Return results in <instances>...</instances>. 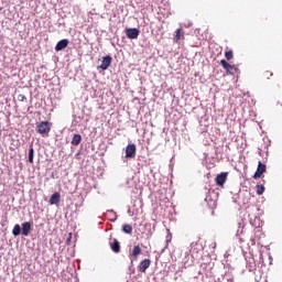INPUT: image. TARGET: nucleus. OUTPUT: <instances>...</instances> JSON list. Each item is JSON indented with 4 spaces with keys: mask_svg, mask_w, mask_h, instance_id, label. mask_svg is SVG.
I'll list each match as a JSON object with an SVG mask.
<instances>
[{
    "mask_svg": "<svg viewBox=\"0 0 282 282\" xmlns=\"http://www.w3.org/2000/svg\"><path fill=\"white\" fill-rule=\"evenodd\" d=\"M202 194L205 196V203L212 210L217 208V193L215 189L210 188V185L205 186L202 189Z\"/></svg>",
    "mask_w": 282,
    "mask_h": 282,
    "instance_id": "obj_1",
    "label": "nucleus"
},
{
    "mask_svg": "<svg viewBox=\"0 0 282 282\" xmlns=\"http://www.w3.org/2000/svg\"><path fill=\"white\" fill-rule=\"evenodd\" d=\"M35 131L43 138H47V135H50V131H52V123H50V121H40L36 123Z\"/></svg>",
    "mask_w": 282,
    "mask_h": 282,
    "instance_id": "obj_2",
    "label": "nucleus"
},
{
    "mask_svg": "<svg viewBox=\"0 0 282 282\" xmlns=\"http://www.w3.org/2000/svg\"><path fill=\"white\" fill-rule=\"evenodd\" d=\"M112 62H113V57H111V55H106L102 57L101 65H99L97 69H104V70L109 69Z\"/></svg>",
    "mask_w": 282,
    "mask_h": 282,
    "instance_id": "obj_3",
    "label": "nucleus"
},
{
    "mask_svg": "<svg viewBox=\"0 0 282 282\" xmlns=\"http://www.w3.org/2000/svg\"><path fill=\"white\" fill-rule=\"evenodd\" d=\"M140 254H142V248L137 245L133 247L132 251L129 252L131 263H133V261H138V257H140Z\"/></svg>",
    "mask_w": 282,
    "mask_h": 282,
    "instance_id": "obj_4",
    "label": "nucleus"
},
{
    "mask_svg": "<svg viewBox=\"0 0 282 282\" xmlns=\"http://www.w3.org/2000/svg\"><path fill=\"white\" fill-rule=\"evenodd\" d=\"M135 151H137L135 144L133 143L128 144L126 147V158L128 160H133V158H135Z\"/></svg>",
    "mask_w": 282,
    "mask_h": 282,
    "instance_id": "obj_5",
    "label": "nucleus"
},
{
    "mask_svg": "<svg viewBox=\"0 0 282 282\" xmlns=\"http://www.w3.org/2000/svg\"><path fill=\"white\" fill-rule=\"evenodd\" d=\"M227 180H228V172H223L216 176L215 182H216L217 186L224 187Z\"/></svg>",
    "mask_w": 282,
    "mask_h": 282,
    "instance_id": "obj_6",
    "label": "nucleus"
},
{
    "mask_svg": "<svg viewBox=\"0 0 282 282\" xmlns=\"http://www.w3.org/2000/svg\"><path fill=\"white\" fill-rule=\"evenodd\" d=\"M265 171H267L265 164H263L261 161H259L257 171L253 174V180H259V177H261L263 175V173H265Z\"/></svg>",
    "mask_w": 282,
    "mask_h": 282,
    "instance_id": "obj_7",
    "label": "nucleus"
},
{
    "mask_svg": "<svg viewBox=\"0 0 282 282\" xmlns=\"http://www.w3.org/2000/svg\"><path fill=\"white\" fill-rule=\"evenodd\" d=\"M126 35L128 39H138L140 36V29H126Z\"/></svg>",
    "mask_w": 282,
    "mask_h": 282,
    "instance_id": "obj_8",
    "label": "nucleus"
},
{
    "mask_svg": "<svg viewBox=\"0 0 282 282\" xmlns=\"http://www.w3.org/2000/svg\"><path fill=\"white\" fill-rule=\"evenodd\" d=\"M220 65L224 69H226L227 74H230L231 76L235 74V66H232L226 59H221Z\"/></svg>",
    "mask_w": 282,
    "mask_h": 282,
    "instance_id": "obj_9",
    "label": "nucleus"
},
{
    "mask_svg": "<svg viewBox=\"0 0 282 282\" xmlns=\"http://www.w3.org/2000/svg\"><path fill=\"white\" fill-rule=\"evenodd\" d=\"M68 45H69V40L67 39L61 40L59 42H57L55 46V52H63V50H65V47H67Z\"/></svg>",
    "mask_w": 282,
    "mask_h": 282,
    "instance_id": "obj_10",
    "label": "nucleus"
},
{
    "mask_svg": "<svg viewBox=\"0 0 282 282\" xmlns=\"http://www.w3.org/2000/svg\"><path fill=\"white\" fill-rule=\"evenodd\" d=\"M151 267V260L150 259H144L139 263V272H147L149 268Z\"/></svg>",
    "mask_w": 282,
    "mask_h": 282,
    "instance_id": "obj_11",
    "label": "nucleus"
},
{
    "mask_svg": "<svg viewBox=\"0 0 282 282\" xmlns=\"http://www.w3.org/2000/svg\"><path fill=\"white\" fill-rule=\"evenodd\" d=\"M32 232V223L25 221L22 224V235L23 237H28Z\"/></svg>",
    "mask_w": 282,
    "mask_h": 282,
    "instance_id": "obj_12",
    "label": "nucleus"
},
{
    "mask_svg": "<svg viewBox=\"0 0 282 282\" xmlns=\"http://www.w3.org/2000/svg\"><path fill=\"white\" fill-rule=\"evenodd\" d=\"M48 204H51V206H54L56 204H61V193L55 192L54 194H52Z\"/></svg>",
    "mask_w": 282,
    "mask_h": 282,
    "instance_id": "obj_13",
    "label": "nucleus"
},
{
    "mask_svg": "<svg viewBox=\"0 0 282 282\" xmlns=\"http://www.w3.org/2000/svg\"><path fill=\"white\" fill-rule=\"evenodd\" d=\"M80 142H83V135H80V134H74V135H73V139H72V141H70V144H72L73 147H78V144H80Z\"/></svg>",
    "mask_w": 282,
    "mask_h": 282,
    "instance_id": "obj_14",
    "label": "nucleus"
},
{
    "mask_svg": "<svg viewBox=\"0 0 282 282\" xmlns=\"http://www.w3.org/2000/svg\"><path fill=\"white\" fill-rule=\"evenodd\" d=\"M182 36H184V30L177 29L174 35V43H180V41L182 40Z\"/></svg>",
    "mask_w": 282,
    "mask_h": 282,
    "instance_id": "obj_15",
    "label": "nucleus"
},
{
    "mask_svg": "<svg viewBox=\"0 0 282 282\" xmlns=\"http://www.w3.org/2000/svg\"><path fill=\"white\" fill-rule=\"evenodd\" d=\"M110 248L112 252H120V242L118 241V239H113V241L110 243Z\"/></svg>",
    "mask_w": 282,
    "mask_h": 282,
    "instance_id": "obj_16",
    "label": "nucleus"
},
{
    "mask_svg": "<svg viewBox=\"0 0 282 282\" xmlns=\"http://www.w3.org/2000/svg\"><path fill=\"white\" fill-rule=\"evenodd\" d=\"M13 237H19V235H22L21 225L17 224L14 225L12 229Z\"/></svg>",
    "mask_w": 282,
    "mask_h": 282,
    "instance_id": "obj_17",
    "label": "nucleus"
},
{
    "mask_svg": "<svg viewBox=\"0 0 282 282\" xmlns=\"http://www.w3.org/2000/svg\"><path fill=\"white\" fill-rule=\"evenodd\" d=\"M122 232L131 235L133 232V227L131 225H122Z\"/></svg>",
    "mask_w": 282,
    "mask_h": 282,
    "instance_id": "obj_18",
    "label": "nucleus"
},
{
    "mask_svg": "<svg viewBox=\"0 0 282 282\" xmlns=\"http://www.w3.org/2000/svg\"><path fill=\"white\" fill-rule=\"evenodd\" d=\"M247 269L249 270V272H254V270H257V264L254 263V259H252V262L247 263Z\"/></svg>",
    "mask_w": 282,
    "mask_h": 282,
    "instance_id": "obj_19",
    "label": "nucleus"
},
{
    "mask_svg": "<svg viewBox=\"0 0 282 282\" xmlns=\"http://www.w3.org/2000/svg\"><path fill=\"white\" fill-rule=\"evenodd\" d=\"M29 162H30V164L34 163V148H32V147L29 150Z\"/></svg>",
    "mask_w": 282,
    "mask_h": 282,
    "instance_id": "obj_20",
    "label": "nucleus"
},
{
    "mask_svg": "<svg viewBox=\"0 0 282 282\" xmlns=\"http://www.w3.org/2000/svg\"><path fill=\"white\" fill-rule=\"evenodd\" d=\"M256 189H257V195H263V193H265V187L263 185H257Z\"/></svg>",
    "mask_w": 282,
    "mask_h": 282,
    "instance_id": "obj_21",
    "label": "nucleus"
},
{
    "mask_svg": "<svg viewBox=\"0 0 282 282\" xmlns=\"http://www.w3.org/2000/svg\"><path fill=\"white\" fill-rule=\"evenodd\" d=\"M225 57H226L227 61H232V58H234L232 51H226L225 52Z\"/></svg>",
    "mask_w": 282,
    "mask_h": 282,
    "instance_id": "obj_22",
    "label": "nucleus"
},
{
    "mask_svg": "<svg viewBox=\"0 0 282 282\" xmlns=\"http://www.w3.org/2000/svg\"><path fill=\"white\" fill-rule=\"evenodd\" d=\"M169 235L166 236V243H171L172 239H173V235H171V230L167 229Z\"/></svg>",
    "mask_w": 282,
    "mask_h": 282,
    "instance_id": "obj_23",
    "label": "nucleus"
},
{
    "mask_svg": "<svg viewBox=\"0 0 282 282\" xmlns=\"http://www.w3.org/2000/svg\"><path fill=\"white\" fill-rule=\"evenodd\" d=\"M273 75H274V74H273L272 72H270V70H267V72H264V74H263L264 78H268V79H270V77L273 76Z\"/></svg>",
    "mask_w": 282,
    "mask_h": 282,
    "instance_id": "obj_24",
    "label": "nucleus"
},
{
    "mask_svg": "<svg viewBox=\"0 0 282 282\" xmlns=\"http://www.w3.org/2000/svg\"><path fill=\"white\" fill-rule=\"evenodd\" d=\"M18 100H19L20 102H23L24 100H28V98L25 97V95H19V96H18Z\"/></svg>",
    "mask_w": 282,
    "mask_h": 282,
    "instance_id": "obj_25",
    "label": "nucleus"
},
{
    "mask_svg": "<svg viewBox=\"0 0 282 282\" xmlns=\"http://www.w3.org/2000/svg\"><path fill=\"white\" fill-rule=\"evenodd\" d=\"M251 241H252V246H254V239H252Z\"/></svg>",
    "mask_w": 282,
    "mask_h": 282,
    "instance_id": "obj_26",
    "label": "nucleus"
},
{
    "mask_svg": "<svg viewBox=\"0 0 282 282\" xmlns=\"http://www.w3.org/2000/svg\"><path fill=\"white\" fill-rule=\"evenodd\" d=\"M236 235H237V237H239V230L237 231V234H236Z\"/></svg>",
    "mask_w": 282,
    "mask_h": 282,
    "instance_id": "obj_27",
    "label": "nucleus"
}]
</instances>
